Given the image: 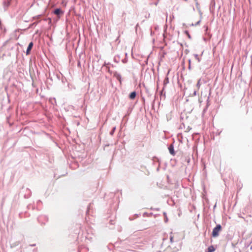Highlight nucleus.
Listing matches in <instances>:
<instances>
[{"label":"nucleus","instance_id":"f257e3e1","mask_svg":"<svg viewBox=\"0 0 252 252\" xmlns=\"http://www.w3.org/2000/svg\"><path fill=\"white\" fill-rule=\"evenodd\" d=\"M222 230V226L220 224H218L213 228L211 236L213 238H216L219 236L220 232Z\"/></svg>","mask_w":252,"mask_h":252},{"label":"nucleus","instance_id":"f03ea898","mask_svg":"<svg viewBox=\"0 0 252 252\" xmlns=\"http://www.w3.org/2000/svg\"><path fill=\"white\" fill-rule=\"evenodd\" d=\"M63 11L61 8H55L53 11V13L56 14L58 17H60V16L63 14Z\"/></svg>","mask_w":252,"mask_h":252},{"label":"nucleus","instance_id":"7ed1b4c3","mask_svg":"<svg viewBox=\"0 0 252 252\" xmlns=\"http://www.w3.org/2000/svg\"><path fill=\"white\" fill-rule=\"evenodd\" d=\"M174 141L171 144L169 145V146L168 147V149L169 150V153L172 156H175L176 154L174 148Z\"/></svg>","mask_w":252,"mask_h":252},{"label":"nucleus","instance_id":"20e7f679","mask_svg":"<svg viewBox=\"0 0 252 252\" xmlns=\"http://www.w3.org/2000/svg\"><path fill=\"white\" fill-rule=\"evenodd\" d=\"M33 43L32 42H31L29 43V44L28 46V47L27 48L26 52L27 55L30 54V53L31 52L32 49L33 47Z\"/></svg>","mask_w":252,"mask_h":252},{"label":"nucleus","instance_id":"39448f33","mask_svg":"<svg viewBox=\"0 0 252 252\" xmlns=\"http://www.w3.org/2000/svg\"><path fill=\"white\" fill-rule=\"evenodd\" d=\"M114 76L116 77V78L117 79V80L120 83V84L122 83V76L121 75L117 72V71H115L114 72Z\"/></svg>","mask_w":252,"mask_h":252},{"label":"nucleus","instance_id":"423d86ee","mask_svg":"<svg viewBox=\"0 0 252 252\" xmlns=\"http://www.w3.org/2000/svg\"><path fill=\"white\" fill-rule=\"evenodd\" d=\"M11 0H6L3 1L4 9L5 11L7 7L10 5Z\"/></svg>","mask_w":252,"mask_h":252},{"label":"nucleus","instance_id":"0eeeda50","mask_svg":"<svg viewBox=\"0 0 252 252\" xmlns=\"http://www.w3.org/2000/svg\"><path fill=\"white\" fill-rule=\"evenodd\" d=\"M169 73V71H168V72L166 73V77H165L164 81H163V87L165 88L166 86L169 83V78L168 77V75Z\"/></svg>","mask_w":252,"mask_h":252},{"label":"nucleus","instance_id":"6e6552de","mask_svg":"<svg viewBox=\"0 0 252 252\" xmlns=\"http://www.w3.org/2000/svg\"><path fill=\"white\" fill-rule=\"evenodd\" d=\"M31 194H32L31 190L30 189L27 188L26 189V193L24 195V198H29L31 196Z\"/></svg>","mask_w":252,"mask_h":252},{"label":"nucleus","instance_id":"1a4fd4ad","mask_svg":"<svg viewBox=\"0 0 252 252\" xmlns=\"http://www.w3.org/2000/svg\"><path fill=\"white\" fill-rule=\"evenodd\" d=\"M216 250V248L213 245H211L208 247L205 250V252H214Z\"/></svg>","mask_w":252,"mask_h":252},{"label":"nucleus","instance_id":"9d476101","mask_svg":"<svg viewBox=\"0 0 252 252\" xmlns=\"http://www.w3.org/2000/svg\"><path fill=\"white\" fill-rule=\"evenodd\" d=\"M136 91H134L129 94L128 97L130 99L133 100L136 97Z\"/></svg>","mask_w":252,"mask_h":252},{"label":"nucleus","instance_id":"9b49d317","mask_svg":"<svg viewBox=\"0 0 252 252\" xmlns=\"http://www.w3.org/2000/svg\"><path fill=\"white\" fill-rule=\"evenodd\" d=\"M88 250V248H87L86 247H79L78 248V252H86Z\"/></svg>","mask_w":252,"mask_h":252},{"label":"nucleus","instance_id":"f8f14e48","mask_svg":"<svg viewBox=\"0 0 252 252\" xmlns=\"http://www.w3.org/2000/svg\"><path fill=\"white\" fill-rule=\"evenodd\" d=\"M165 88L163 87L162 90L159 92V94L160 96V97H161L162 96L164 97H165V92H164Z\"/></svg>","mask_w":252,"mask_h":252},{"label":"nucleus","instance_id":"ddd939ff","mask_svg":"<svg viewBox=\"0 0 252 252\" xmlns=\"http://www.w3.org/2000/svg\"><path fill=\"white\" fill-rule=\"evenodd\" d=\"M120 56L119 55H117V56L114 57V58L113 59L114 62L116 63H118L120 61Z\"/></svg>","mask_w":252,"mask_h":252},{"label":"nucleus","instance_id":"4468645a","mask_svg":"<svg viewBox=\"0 0 252 252\" xmlns=\"http://www.w3.org/2000/svg\"><path fill=\"white\" fill-rule=\"evenodd\" d=\"M125 54L126 57L124 59L122 60V62L124 63H126L127 62V61H128L127 54V53H125Z\"/></svg>","mask_w":252,"mask_h":252},{"label":"nucleus","instance_id":"2eb2a0df","mask_svg":"<svg viewBox=\"0 0 252 252\" xmlns=\"http://www.w3.org/2000/svg\"><path fill=\"white\" fill-rule=\"evenodd\" d=\"M184 33L188 36V37L189 39H191V36L190 34H189V32L188 30H185L184 31Z\"/></svg>","mask_w":252,"mask_h":252},{"label":"nucleus","instance_id":"dca6fc26","mask_svg":"<svg viewBox=\"0 0 252 252\" xmlns=\"http://www.w3.org/2000/svg\"><path fill=\"white\" fill-rule=\"evenodd\" d=\"M207 105H206V107L204 108L203 111V113H205V112L207 110V108H208V107L209 106V98L207 99Z\"/></svg>","mask_w":252,"mask_h":252},{"label":"nucleus","instance_id":"f3484780","mask_svg":"<svg viewBox=\"0 0 252 252\" xmlns=\"http://www.w3.org/2000/svg\"><path fill=\"white\" fill-rule=\"evenodd\" d=\"M212 37V34L210 33H208V38H207L206 37H203V40L205 41H209Z\"/></svg>","mask_w":252,"mask_h":252},{"label":"nucleus","instance_id":"a211bd4d","mask_svg":"<svg viewBox=\"0 0 252 252\" xmlns=\"http://www.w3.org/2000/svg\"><path fill=\"white\" fill-rule=\"evenodd\" d=\"M115 130H116V127L115 126L113 127L112 129L111 130V131L109 132L110 135H113L114 134Z\"/></svg>","mask_w":252,"mask_h":252},{"label":"nucleus","instance_id":"6ab92c4d","mask_svg":"<svg viewBox=\"0 0 252 252\" xmlns=\"http://www.w3.org/2000/svg\"><path fill=\"white\" fill-rule=\"evenodd\" d=\"M252 244V238L251 241L250 242H246L245 243V247L246 248H248Z\"/></svg>","mask_w":252,"mask_h":252},{"label":"nucleus","instance_id":"aec40b11","mask_svg":"<svg viewBox=\"0 0 252 252\" xmlns=\"http://www.w3.org/2000/svg\"><path fill=\"white\" fill-rule=\"evenodd\" d=\"M193 55H194V57H195V59L197 60L198 63H199L201 61V59H200V58H199L198 55L195 54Z\"/></svg>","mask_w":252,"mask_h":252},{"label":"nucleus","instance_id":"412c9836","mask_svg":"<svg viewBox=\"0 0 252 252\" xmlns=\"http://www.w3.org/2000/svg\"><path fill=\"white\" fill-rule=\"evenodd\" d=\"M163 216L164 217V221L165 222H167L168 221V218H167V217L166 213L164 212H163Z\"/></svg>","mask_w":252,"mask_h":252},{"label":"nucleus","instance_id":"4be33fe9","mask_svg":"<svg viewBox=\"0 0 252 252\" xmlns=\"http://www.w3.org/2000/svg\"><path fill=\"white\" fill-rule=\"evenodd\" d=\"M197 91L196 90H194L192 94H190V95L191 96H195L196 95Z\"/></svg>","mask_w":252,"mask_h":252},{"label":"nucleus","instance_id":"5701e85b","mask_svg":"<svg viewBox=\"0 0 252 252\" xmlns=\"http://www.w3.org/2000/svg\"><path fill=\"white\" fill-rule=\"evenodd\" d=\"M151 210H156V211H159L160 210V209L159 208H153V207H151Z\"/></svg>","mask_w":252,"mask_h":252},{"label":"nucleus","instance_id":"b1692460","mask_svg":"<svg viewBox=\"0 0 252 252\" xmlns=\"http://www.w3.org/2000/svg\"><path fill=\"white\" fill-rule=\"evenodd\" d=\"M207 31H208V28L207 27L206 29V30H205V34L207 36H208V33H210L208 32Z\"/></svg>","mask_w":252,"mask_h":252},{"label":"nucleus","instance_id":"393cba45","mask_svg":"<svg viewBox=\"0 0 252 252\" xmlns=\"http://www.w3.org/2000/svg\"><path fill=\"white\" fill-rule=\"evenodd\" d=\"M155 159H156V160H157L158 162H159V159H158V158L156 157H154L153 158V160H154V161H155Z\"/></svg>","mask_w":252,"mask_h":252},{"label":"nucleus","instance_id":"a878e982","mask_svg":"<svg viewBox=\"0 0 252 252\" xmlns=\"http://www.w3.org/2000/svg\"><path fill=\"white\" fill-rule=\"evenodd\" d=\"M201 22V20H199L198 22H197L195 24H194V26H196L198 25H199L200 23Z\"/></svg>","mask_w":252,"mask_h":252},{"label":"nucleus","instance_id":"bb28decb","mask_svg":"<svg viewBox=\"0 0 252 252\" xmlns=\"http://www.w3.org/2000/svg\"><path fill=\"white\" fill-rule=\"evenodd\" d=\"M200 80H199L197 84H196V86L198 87V88H199L200 86Z\"/></svg>","mask_w":252,"mask_h":252},{"label":"nucleus","instance_id":"cd10ccee","mask_svg":"<svg viewBox=\"0 0 252 252\" xmlns=\"http://www.w3.org/2000/svg\"><path fill=\"white\" fill-rule=\"evenodd\" d=\"M143 217H146V216L148 217V213L147 212L144 213L143 214Z\"/></svg>","mask_w":252,"mask_h":252},{"label":"nucleus","instance_id":"c85d7f7f","mask_svg":"<svg viewBox=\"0 0 252 252\" xmlns=\"http://www.w3.org/2000/svg\"><path fill=\"white\" fill-rule=\"evenodd\" d=\"M1 30H3V32L4 33H5L6 32V29L5 27H3V29Z\"/></svg>","mask_w":252,"mask_h":252},{"label":"nucleus","instance_id":"c756f323","mask_svg":"<svg viewBox=\"0 0 252 252\" xmlns=\"http://www.w3.org/2000/svg\"><path fill=\"white\" fill-rule=\"evenodd\" d=\"M142 101H143V103H145V99L144 97H142Z\"/></svg>","mask_w":252,"mask_h":252},{"label":"nucleus","instance_id":"7c9ffc66","mask_svg":"<svg viewBox=\"0 0 252 252\" xmlns=\"http://www.w3.org/2000/svg\"><path fill=\"white\" fill-rule=\"evenodd\" d=\"M159 168H160V163H159L158 166L157 168V171H158L159 170Z\"/></svg>","mask_w":252,"mask_h":252},{"label":"nucleus","instance_id":"2f4dec72","mask_svg":"<svg viewBox=\"0 0 252 252\" xmlns=\"http://www.w3.org/2000/svg\"><path fill=\"white\" fill-rule=\"evenodd\" d=\"M173 239V237L172 236H170V240L171 242H172Z\"/></svg>","mask_w":252,"mask_h":252},{"label":"nucleus","instance_id":"473e14b6","mask_svg":"<svg viewBox=\"0 0 252 252\" xmlns=\"http://www.w3.org/2000/svg\"><path fill=\"white\" fill-rule=\"evenodd\" d=\"M153 215V213H148V217H150L151 216Z\"/></svg>","mask_w":252,"mask_h":252},{"label":"nucleus","instance_id":"72a5a7b5","mask_svg":"<svg viewBox=\"0 0 252 252\" xmlns=\"http://www.w3.org/2000/svg\"><path fill=\"white\" fill-rule=\"evenodd\" d=\"M188 62H189V64H191V60L190 59H189L188 60Z\"/></svg>","mask_w":252,"mask_h":252},{"label":"nucleus","instance_id":"f704fd0d","mask_svg":"<svg viewBox=\"0 0 252 252\" xmlns=\"http://www.w3.org/2000/svg\"><path fill=\"white\" fill-rule=\"evenodd\" d=\"M150 30H151V35H152L153 34H154V32L152 31L151 29H150Z\"/></svg>","mask_w":252,"mask_h":252},{"label":"nucleus","instance_id":"c9c22d12","mask_svg":"<svg viewBox=\"0 0 252 252\" xmlns=\"http://www.w3.org/2000/svg\"><path fill=\"white\" fill-rule=\"evenodd\" d=\"M188 68H189V70H190V69H191V64H189Z\"/></svg>","mask_w":252,"mask_h":252},{"label":"nucleus","instance_id":"e433bc0d","mask_svg":"<svg viewBox=\"0 0 252 252\" xmlns=\"http://www.w3.org/2000/svg\"><path fill=\"white\" fill-rule=\"evenodd\" d=\"M113 221L112 220H110L109 221V222H110V224H113Z\"/></svg>","mask_w":252,"mask_h":252},{"label":"nucleus","instance_id":"4c0bfd02","mask_svg":"<svg viewBox=\"0 0 252 252\" xmlns=\"http://www.w3.org/2000/svg\"><path fill=\"white\" fill-rule=\"evenodd\" d=\"M39 21L38 22H34L32 24V25H36L38 23Z\"/></svg>","mask_w":252,"mask_h":252},{"label":"nucleus","instance_id":"58836bf2","mask_svg":"<svg viewBox=\"0 0 252 252\" xmlns=\"http://www.w3.org/2000/svg\"><path fill=\"white\" fill-rule=\"evenodd\" d=\"M65 0H63V2H62V3H63V4H64V5H65Z\"/></svg>","mask_w":252,"mask_h":252},{"label":"nucleus","instance_id":"ea45409f","mask_svg":"<svg viewBox=\"0 0 252 252\" xmlns=\"http://www.w3.org/2000/svg\"><path fill=\"white\" fill-rule=\"evenodd\" d=\"M35 245H36L35 244H34L31 245L30 246L31 247H34Z\"/></svg>","mask_w":252,"mask_h":252},{"label":"nucleus","instance_id":"a19ab883","mask_svg":"<svg viewBox=\"0 0 252 252\" xmlns=\"http://www.w3.org/2000/svg\"><path fill=\"white\" fill-rule=\"evenodd\" d=\"M48 79H50L51 80V81L52 80V77H51L50 76H49L48 78Z\"/></svg>","mask_w":252,"mask_h":252},{"label":"nucleus","instance_id":"79ce46f5","mask_svg":"<svg viewBox=\"0 0 252 252\" xmlns=\"http://www.w3.org/2000/svg\"><path fill=\"white\" fill-rule=\"evenodd\" d=\"M80 65H81V63H80V62H79L78 63V66H80Z\"/></svg>","mask_w":252,"mask_h":252},{"label":"nucleus","instance_id":"37998d69","mask_svg":"<svg viewBox=\"0 0 252 252\" xmlns=\"http://www.w3.org/2000/svg\"><path fill=\"white\" fill-rule=\"evenodd\" d=\"M190 26H194V24H193V23H192V24H191L190 25Z\"/></svg>","mask_w":252,"mask_h":252},{"label":"nucleus","instance_id":"c03bdc74","mask_svg":"<svg viewBox=\"0 0 252 252\" xmlns=\"http://www.w3.org/2000/svg\"><path fill=\"white\" fill-rule=\"evenodd\" d=\"M188 129H189H189H191V128L189 126H188Z\"/></svg>","mask_w":252,"mask_h":252},{"label":"nucleus","instance_id":"a18cd8bd","mask_svg":"<svg viewBox=\"0 0 252 252\" xmlns=\"http://www.w3.org/2000/svg\"><path fill=\"white\" fill-rule=\"evenodd\" d=\"M148 59H147L146 60V61H145V63H148Z\"/></svg>","mask_w":252,"mask_h":252},{"label":"nucleus","instance_id":"49530a36","mask_svg":"<svg viewBox=\"0 0 252 252\" xmlns=\"http://www.w3.org/2000/svg\"><path fill=\"white\" fill-rule=\"evenodd\" d=\"M140 215V214H139V215ZM135 216L136 217H138V214H135Z\"/></svg>","mask_w":252,"mask_h":252},{"label":"nucleus","instance_id":"de8ad7c7","mask_svg":"<svg viewBox=\"0 0 252 252\" xmlns=\"http://www.w3.org/2000/svg\"><path fill=\"white\" fill-rule=\"evenodd\" d=\"M216 207V204L214 206V209H215Z\"/></svg>","mask_w":252,"mask_h":252},{"label":"nucleus","instance_id":"09e8293b","mask_svg":"<svg viewBox=\"0 0 252 252\" xmlns=\"http://www.w3.org/2000/svg\"><path fill=\"white\" fill-rule=\"evenodd\" d=\"M199 13H200V15H202V13L200 11H199Z\"/></svg>","mask_w":252,"mask_h":252},{"label":"nucleus","instance_id":"8fccbe9b","mask_svg":"<svg viewBox=\"0 0 252 252\" xmlns=\"http://www.w3.org/2000/svg\"><path fill=\"white\" fill-rule=\"evenodd\" d=\"M154 103H155V100H154L153 101V104H154Z\"/></svg>","mask_w":252,"mask_h":252},{"label":"nucleus","instance_id":"3c124183","mask_svg":"<svg viewBox=\"0 0 252 252\" xmlns=\"http://www.w3.org/2000/svg\"><path fill=\"white\" fill-rule=\"evenodd\" d=\"M180 118H181V119H183V118L182 117V116H181Z\"/></svg>","mask_w":252,"mask_h":252},{"label":"nucleus","instance_id":"603ef678","mask_svg":"<svg viewBox=\"0 0 252 252\" xmlns=\"http://www.w3.org/2000/svg\"><path fill=\"white\" fill-rule=\"evenodd\" d=\"M251 250H252V245L251 247Z\"/></svg>","mask_w":252,"mask_h":252},{"label":"nucleus","instance_id":"864d4df0","mask_svg":"<svg viewBox=\"0 0 252 252\" xmlns=\"http://www.w3.org/2000/svg\"><path fill=\"white\" fill-rule=\"evenodd\" d=\"M158 215H154L155 217H156Z\"/></svg>","mask_w":252,"mask_h":252},{"label":"nucleus","instance_id":"5fc2aeb1","mask_svg":"<svg viewBox=\"0 0 252 252\" xmlns=\"http://www.w3.org/2000/svg\"><path fill=\"white\" fill-rule=\"evenodd\" d=\"M157 4H158V2H156L155 4L157 5Z\"/></svg>","mask_w":252,"mask_h":252},{"label":"nucleus","instance_id":"6e6d98bb","mask_svg":"<svg viewBox=\"0 0 252 252\" xmlns=\"http://www.w3.org/2000/svg\"><path fill=\"white\" fill-rule=\"evenodd\" d=\"M158 89V85L157 89Z\"/></svg>","mask_w":252,"mask_h":252},{"label":"nucleus","instance_id":"4d7b16f0","mask_svg":"<svg viewBox=\"0 0 252 252\" xmlns=\"http://www.w3.org/2000/svg\"><path fill=\"white\" fill-rule=\"evenodd\" d=\"M185 0V1H188V0Z\"/></svg>","mask_w":252,"mask_h":252},{"label":"nucleus","instance_id":"13d9d810","mask_svg":"<svg viewBox=\"0 0 252 252\" xmlns=\"http://www.w3.org/2000/svg\"><path fill=\"white\" fill-rule=\"evenodd\" d=\"M235 252H237L236 251H235Z\"/></svg>","mask_w":252,"mask_h":252}]
</instances>
